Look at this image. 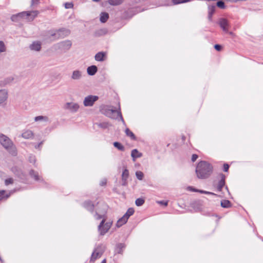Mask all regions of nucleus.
Masks as SVG:
<instances>
[{
    "label": "nucleus",
    "instance_id": "obj_1",
    "mask_svg": "<svg viewBox=\"0 0 263 263\" xmlns=\"http://www.w3.org/2000/svg\"><path fill=\"white\" fill-rule=\"evenodd\" d=\"M212 166L208 162L203 161H200L196 167V173L198 178L205 179L212 173Z\"/></svg>",
    "mask_w": 263,
    "mask_h": 263
},
{
    "label": "nucleus",
    "instance_id": "obj_2",
    "mask_svg": "<svg viewBox=\"0 0 263 263\" xmlns=\"http://www.w3.org/2000/svg\"><path fill=\"white\" fill-rule=\"evenodd\" d=\"M0 143L10 154L12 156L17 155L16 148L8 137L0 134Z\"/></svg>",
    "mask_w": 263,
    "mask_h": 263
},
{
    "label": "nucleus",
    "instance_id": "obj_3",
    "mask_svg": "<svg viewBox=\"0 0 263 263\" xmlns=\"http://www.w3.org/2000/svg\"><path fill=\"white\" fill-rule=\"evenodd\" d=\"M102 113L105 115L106 116L112 118V119H117L118 117H120L121 120L124 122L123 119L121 115V113L120 111H119L116 109H114L112 108H110L109 107H105L102 108L101 110Z\"/></svg>",
    "mask_w": 263,
    "mask_h": 263
},
{
    "label": "nucleus",
    "instance_id": "obj_4",
    "mask_svg": "<svg viewBox=\"0 0 263 263\" xmlns=\"http://www.w3.org/2000/svg\"><path fill=\"white\" fill-rule=\"evenodd\" d=\"M105 219H102L98 226V231L100 235H104L110 229L112 226V222L105 223Z\"/></svg>",
    "mask_w": 263,
    "mask_h": 263
},
{
    "label": "nucleus",
    "instance_id": "obj_5",
    "mask_svg": "<svg viewBox=\"0 0 263 263\" xmlns=\"http://www.w3.org/2000/svg\"><path fill=\"white\" fill-rule=\"evenodd\" d=\"M38 14V11L34 10L20 12V15H21V18L26 19L28 22H31L37 16Z\"/></svg>",
    "mask_w": 263,
    "mask_h": 263
},
{
    "label": "nucleus",
    "instance_id": "obj_6",
    "mask_svg": "<svg viewBox=\"0 0 263 263\" xmlns=\"http://www.w3.org/2000/svg\"><path fill=\"white\" fill-rule=\"evenodd\" d=\"M134 213V210L133 208H129L127 211L126 213L121 218H120L117 223L116 226L118 228L121 227L123 224H125L129 217L132 215Z\"/></svg>",
    "mask_w": 263,
    "mask_h": 263
},
{
    "label": "nucleus",
    "instance_id": "obj_7",
    "mask_svg": "<svg viewBox=\"0 0 263 263\" xmlns=\"http://www.w3.org/2000/svg\"><path fill=\"white\" fill-rule=\"evenodd\" d=\"M72 43L70 40H65L56 44L54 46L56 49L62 50H68L71 47Z\"/></svg>",
    "mask_w": 263,
    "mask_h": 263
},
{
    "label": "nucleus",
    "instance_id": "obj_8",
    "mask_svg": "<svg viewBox=\"0 0 263 263\" xmlns=\"http://www.w3.org/2000/svg\"><path fill=\"white\" fill-rule=\"evenodd\" d=\"M99 99L97 96L89 95L86 97L83 101L84 106L85 107L92 106L96 101Z\"/></svg>",
    "mask_w": 263,
    "mask_h": 263
},
{
    "label": "nucleus",
    "instance_id": "obj_9",
    "mask_svg": "<svg viewBox=\"0 0 263 263\" xmlns=\"http://www.w3.org/2000/svg\"><path fill=\"white\" fill-rule=\"evenodd\" d=\"M64 109L68 110L71 112H76L78 111L80 106L78 103L74 102H67L63 107Z\"/></svg>",
    "mask_w": 263,
    "mask_h": 263
},
{
    "label": "nucleus",
    "instance_id": "obj_10",
    "mask_svg": "<svg viewBox=\"0 0 263 263\" xmlns=\"http://www.w3.org/2000/svg\"><path fill=\"white\" fill-rule=\"evenodd\" d=\"M218 24L223 31L227 32L229 27V23L228 20L224 18H220L219 20Z\"/></svg>",
    "mask_w": 263,
    "mask_h": 263
},
{
    "label": "nucleus",
    "instance_id": "obj_11",
    "mask_svg": "<svg viewBox=\"0 0 263 263\" xmlns=\"http://www.w3.org/2000/svg\"><path fill=\"white\" fill-rule=\"evenodd\" d=\"M8 93L5 89L0 90V106L4 103L8 99Z\"/></svg>",
    "mask_w": 263,
    "mask_h": 263
},
{
    "label": "nucleus",
    "instance_id": "obj_12",
    "mask_svg": "<svg viewBox=\"0 0 263 263\" xmlns=\"http://www.w3.org/2000/svg\"><path fill=\"white\" fill-rule=\"evenodd\" d=\"M82 77V72L79 70H75L72 71L71 79L72 80H79Z\"/></svg>",
    "mask_w": 263,
    "mask_h": 263
},
{
    "label": "nucleus",
    "instance_id": "obj_13",
    "mask_svg": "<svg viewBox=\"0 0 263 263\" xmlns=\"http://www.w3.org/2000/svg\"><path fill=\"white\" fill-rule=\"evenodd\" d=\"M31 50L40 51L41 49V43L39 41L33 42L29 46Z\"/></svg>",
    "mask_w": 263,
    "mask_h": 263
},
{
    "label": "nucleus",
    "instance_id": "obj_14",
    "mask_svg": "<svg viewBox=\"0 0 263 263\" xmlns=\"http://www.w3.org/2000/svg\"><path fill=\"white\" fill-rule=\"evenodd\" d=\"M14 79V78L12 76L7 77L3 80L0 81V86L2 87L5 86L6 85L11 83L13 81Z\"/></svg>",
    "mask_w": 263,
    "mask_h": 263
},
{
    "label": "nucleus",
    "instance_id": "obj_15",
    "mask_svg": "<svg viewBox=\"0 0 263 263\" xmlns=\"http://www.w3.org/2000/svg\"><path fill=\"white\" fill-rule=\"evenodd\" d=\"M129 176V173L128 171L125 168L123 171L122 174V184L124 186L126 185L127 184V179Z\"/></svg>",
    "mask_w": 263,
    "mask_h": 263
},
{
    "label": "nucleus",
    "instance_id": "obj_16",
    "mask_svg": "<svg viewBox=\"0 0 263 263\" xmlns=\"http://www.w3.org/2000/svg\"><path fill=\"white\" fill-rule=\"evenodd\" d=\"M220 180L219 181L217 184V190L219 191H221L222 187L225 184V176L223 174L220 175Z\"/></svg>",
    "mask_w": 263,
    "mask_h": 263
},
{
    "label": "nucleus",
    "instance_id": "obj_17",
    "mask_svg": "<svg viewBox=\"0 0 263 263\" xmlns=\"http://www.w3.org/2000/svg\"><path fill=\"white\" fill-rule=\"evenodd\" d=\"M142 153L139 152L137 149L132 150L131 153V156L133 158V161H135L137 158H140L142 157Z\"/></svg>",
    "mask_w": 263,
    "mask_h": 263
},
{
    "label": "nucleus",
    "instance_id": "obj_18",
    "mask_svg": "<svg viewBox=\"0 0 263 263\" xmlns=\"http://www.w3.org/2000/svg\"><path fill=\"white\" fill-rule=\"evenodd\" d=\"M98 68L95 65L89 66L87 69V72L90 76H93L97 72Z\"/></svg>",
    "mask_w": 263,
    "mask_h": 263
},
{
    "label": "nucleus",
    "instance_id": "obj_19",
    "mask_svg": "<svg viewBox=\"0 0 263 263\" xmlns=\"http://www.w3.org/2000/svg\"><path fill=\"white\" fill-rule=\"evenodd\" d=\"M106 53L104 52H99L97 53L95 57V60L97 61H103L104 60V58L105 57Z\"/></svg>",
    "mask_w": 263,
    "mask_h": 263
},
{
    "label": "nucleus",
    "instance_id": "obj_20",
    "mask_svg": "<svg viewBox=\"0 0 263 263\" xmlns=\"http://www.w3.org/2000/svg\"><path fill=\"white\" fill-rule=\"evenodd\" d=\"M49 34L50 37H55L56 39H58L60 38V36H63L64 35H62L60 33H59V30H56L54 31H49Z\"/></svg>",
    "mask_w": 263,
    "mask_h": 263
},
{
    "label": "nucleus",
    "instance_id": "obj_21",
    "mask_svg": "<svg viewBox=\"0 0 263 263\" xmlns=\"http://www.w3.org/2000/svg\"><path fill=\"white\" fill-rule=\"evenodd\" d=\"M33 134L32 131L27 130L23 132L22 134L23 138L25 139H29L33 137Z\"/></svg>",
    "mask_w": 263,
    "mask_h": 263
},
{
    "label": "nucleus",
    "instance_id": "obj_22",
    "mask_svg": "<svg viewBox=\"0 0 263 263\" xmlns=\"http://www.w3.org/2000/svg\"><path fill=\"white\" fill-rule=\"evenodd\" d=\"M84 207L88 210L92 212L93 210L94 205L90 201H86L84 203Z\"/></svg>",
    "mask_w": 263,
    "mask_h": 263
},
{
    "label": "nucleus",
    "instance_id": "obj_23",
    "mask_svg": "<svg viewBox=\"0 0 263 263\" xmlns=\"http://www.w3.org/2000/svg\"><path fill=\"white\" fill-rule=\"evenodd\" d=\"M109 18V15L106 12H102L100 14V20L102 23H105Z\"/></svg>",
    "mask_w": 263,
    "mask_h": 263
},
{
    "label": "nucleus",
    "instance_id": "obj_24",
    "mask_svg": "<svg viewBox=\"0 0 263 263\" xmlns=\"http://www.w3.org/2000/svg\"><path fill=\"white\" fill-rule=\"evenodd\" d=\"M59 33H60L62 35H64L63 36H60V38H64L70 34V31L68 29H59Z\"/></svg>",
    "mask_w": 263,
    "mask_h": 263
},
{
    "label": "nucleus",
    "instance_id": "obj_25",
    "mask_svg": "<svg viewBox=\"0 0 263 263\" xmlns=\"http://www.w3.org/2000/svg\"><path fill=\"white\" fill-rule=\"evenodd\" d=\"M215 6H211L209 7V14H208V18L209 20H211L212 15L215 12Z\"/></svg>",
    "mask_w": 263,
    "mask_h": 263
},
{
    "label": "nucleus",
    "instance_id": "obj_26",
    "mask_svg": "<svg viewBox=\"0 0 263 263\" xmlns=\"http://www.w3.org/2000/svg\"><path fill=\"white\" fill-rule=\"evenodd\" d=\"M221 206L224 208H229L231 207V204L230 201L228 200H223L221 201Z\"/></svg>",
    "mask_w": 263,
    "mask_h": 263
},
{
    "label": "nucleus",
    "instance_id": "obj_27",
    "mask_svg": "<svg viewBox=\"0 0 263 263\" xmlns=\"http://www.w3.org/2000/svg\"><path fill=\"white\" fill-rule=\"evenodd\" d=\"M29 174L32 178H33L35 180L37 181L40 180L39 174L37 172H35L33 170H31L29 172Z\"/></svg>",
    "mask_w": 263,
    "mask_h": 263
},
{
    "label": "nucleus",
    "instance_id": "obj_28",
    "mask_svg": "<svg viewBox=\"0 0 263 263\" xmlns=\"http://www.w3.org/2000/svg\"><path fill=\"white\" fill-rule=\"evenodd\" d=\"M123 0H108L110 5L113 6L119 5L123 2Z\"/></svg>",
    "mask_w": 263,
    "mask_h": 263
},
{
    "label": "nucleus",
    "instance_id": "obj_29",
    "mask_svg": "<svg viewBox=\"0 0 263 263\" xmlns=\"http://www.w3.org/2000/svg\"><path fill=\"white\" fill-rule=\"evenodd\" d=\"M113 144L115 147H116L120 151H124L125 150L124 146L118 142H115Z\"/></svg>",
    "mask_w": 263,
    "mask_h": 263
},
{
    "label": "nucleus",
    "instance_id": "obj_30",
    "mask_svg": "<svg viewBox=\"0 0 263 263\" xmlns=\"http://www.w3.org/2000/svg\"><path fill=\"white\" fill-rule=\"evenodd\" d=\"M34 120L35 121H44L47 122L48 121V118L47 116H39L35 118Z\"/></svg>",
    "mask_w": 263,
    "mask_h": 263
},
{
    "label": "nucleus",
    "instance_id": "obj_31",
    "mask_svg": "<svg viewBox=\"0 0 263 263\" xmlns=\"http://www.w3.org/2000/svg\"><path fill=\"white\" fill-rule=\"evenodd\" d=\"M201 203L200 202H196L193 204V208L197 211L201 210Z\"/></svg>",
    "mask_w": 263,
    "mask_h": 263
},
{
    "label": "nucleus",
    "instance_id": "obj_32",
    "mask_svg": "<svg viewBox=\"0 0 263 263\" xmlns=\"http://www.w3.org/2000/svg\"><path fill=\"white\" fill-rule=\"evenodd\" d=\"M6 46L3 41H0V54L6 51Z\"/></svg>",
    "mask_w": 263,
    "mask_h": 263
},
{
    "label": "nucleus",
    "instance_id": "obj_33",
    "mask_svg": "<svg viewBox=\"0 0 263 263\" xmlns=\"http://www.w3.org/2000/svg\"><path fill=\"white\" fill-rule=\"evenodd\" d=\"M125 133L127 136L130 137L132 139H135L136 137L132 132H131L128 128H126L125 130Z\"/></svg>",
    "mask_w": 263,
    "mask_h": 263
},
{
    "label": "nucleus",
    "instance_id": "obj_34",
    "mask_svg": "<svg viewBox=\"0 0 263 263\" xmlns=\"http://www.w3.org/2000/svg\"><path fill=\"white\" fill-rule=\"evenodd\" d=\"M19 18H21V15H20V13H18L16 14L13 15L11 17V20L13 22H17L19 21Z\"/></svg>",
    "mask_w": 263,
    "mask_h": 263
},
{
    "label": "nucleus",
    "instance_id": "obj_35",
    "mask_svg": "<svg viewBox=\"0 0 263 263\" xmlns=\"http://www.w3.org/2000/svg\"><path fill=\"white\" fill-rule=\"evenodd\" d=\"M190 0H172L174 5H178L181 3H184L190 2Z\"/></svg>",
    "mask_w": 263,
    "mask_h": 263
},
{
    "label": "nucleus",
    "instance_id": "obj_36",
    "mask_svg": "<svg viewBox=\"0 0 263 263\" xmlns=\"http://www.w3.org/2000/svg\"><path fill=\"white\" fill-rule=\"evenodd\" d=\"M98 127L102 128H106L108 127L109 124L107 122H102L100 123H97Z\"/></svg>",
    "mask_w": 263,
    "mask_h": 263
},
{
    "label": "nucleus",
    "instance_id": "obj_37",
    "mask_svg": "<svg viewBox=\"0 0 263 263\" xmlns=\"http://www.w3.org/2000/svg\"><path fill=\"white\" fill-rule=\"evenodd\" d=\"M101 255V253L95 251L93 252L92 255V259L93 260L96 259L97 258L100 257Z\"/></svg>",
    "mask_w": 263,
    "mask_h": 263
},
{
    "label": "nucleus",
    "instance_id": "obj_38",
    "mask_svg": "<svg viewBox=\"0 0 263 263\" xmlns=\"http://www.w3.org/2000/svg\"><path fill=\"white\" fill-rule=\"evenodd\" d=\"M144 203V200L142 198H138L136 200L135 203L137 206H141Z\"/></svg>",
    "mask_w": 263,
    "mask_h": 263
},
{
    "label": "nucleus",
    "instance_id": "obj_39",
    "mask_svg": "<svg viewBox=\"0 0 263 263\" xmlns=\"http://www.w3.org/2000/svg\"><path fill=\"white\" fill-rule=\"evenodd\" d=\"M136 176L139 180H142L143 178V173L141 171H137L136 173Z\"/></svg>",
    "mask_w": 263,
    "mask_h": 263
},
{
    "label": "nucleus",
    "instance_id": "obj_40",
    "mask_svg": "<svg viewBox=\"0 0 263 263\" xmlns=\"http://www.w3.org/2000/svg\"><path fill=\"white\" fill-rule=\"evenodd\" d=\"M189 189H190L191 190H192L193 191L199 192L200 193H204V194H214L213 193H211V192L203 191H201V190L198 191L197 190L193 189L192 187H190V186L189 187Z\"/></svg>",
    "mask_w": 263,
    "mask_h": 263
},
{
    "label": "nucleus",
    "instance_id": "obj_41",
    "mask_svg": "<svg viewBox=\"0 0 263 263\" xmlns=\"http://www.w3.org/2000/svg\"><path fill=\"white\" fill-rule=\"evenodd\" d=\"M216 5L219 8L221 9H224L225 8V5L223 1H220L217 2Z\"/></svg>",
    "mask_w": 263,
    "mask_h": 263
},
{
    "label": "nucleus",
    "instance_id": "obj_42",
    "mask_svg": "<svg viewBox=\"0 0 263 263\" xmlns=\"http://www.w3.org/2000/svg\"><path fill=\"white\" fill-rule=\"evenodd\" d=\"M13 183V179L11 178L7 179L5 180V184L6 185H8L9 184H12Z\"/></svg>",
    "mask_w": 263,
    "mask_h": 263
},
{
    "label": "nucleus",
    "instance_id": "obj_43",
    "mask_svg": "<svg viewBox=\"0 0 263 263\" xmlns=\"http://www.w3.org/2000/svg\"><path fill=\"white\" fill-rule=\"evenodd\" d=\"M40 3V0H31V6H37Z\"/></svg>",
    "mask_w": 263,
    "mask_h": 263
},
{
    "label": "nucleus",
    "instance_id": "obj_44",
    "mask_svg": "<svg viewBox=\"0 0 263 263\" xmlns=\"http://www.w3.org/2000/svg\"><path fill=\"white\" fill-rule=\"evenodd\" d=\"M73 4L71 3H66L65 4V7L66 9H69L73 7Z\"/></svg>",
    "mask_w": 263,
    "mask_h": 263
},
{
    "label": "nucleus",
    "instance_id": "obj_45",
    "mask_svg": "<svg viewBox=\"0 0 263 263\" xmlns=\"http://www.w3.org/2000/svg\"><path fill=\"white\" fill-rule=\"evenodd\" d=\"M96 218L97 219H101V218H103V219H105L104 218V214H100L99 213H98L97 212L96 213Z\"/></svg>",
    "mask_w": 263,
    "mask_h": 263
},
{
    "label": "nucleus",
    "instance_id": "obj_46",
    "mask_svg": "<svg viewBox=\"0 0 263 263\" xmlns=\"http://www.w3.org/2000/svg\"><path fill=\"white\" fill-rule=\"evenodd\" d=\"M214 48L215 49L217 50V51H220L221 50V48H222V47L221 45H218V44H216L214 46Z\"/></svg>",
    "mask_w": 263,
    "mask_h": 263
},
{
    "label": "nucleus",
    "instance_id": "obj_47",
    "mask_svg": "<svg viewBox=\"0 0 263 263\" xmlns=\"http://www.w3.org/2000/svg\"><path fill=\"white\" fill-rule=\"evenodd\" d=\"M198 158V155L196 154H193L192 156V161L195 162Z\"/></svg>",
    "mask_w": 263,
    "mask_h": 263
},
{
    "label": "nucleus",
    "instance_id": "obj_48",
    "mask_svg": "<svg viewBox=\"0 0 263 263\" xmlns=\"http://www.w3.org/2000/svg\"><path fill=\"white\" fill-rule=\"evenodd\" d=\"M229 168V165L228 164H224L223 165V171L224 172H228Z\"/></svg>",
    "mask_w": 263,
    "mask_h": 263
},
{
    "label": "nucleus",
    "instance_id": "obj_49",
    "mask_svg": "<svg viewBox=\"0 0 263 263\" xmlns=\"http://www.w3.org/2000/svg\"><path fill=\"white\" fill-rule=\"evenodd\" d=\"M158 203L166 206L168 204V201H160L158 202Z\"/></svg>",
    "mask_w": 263,
    "mask_h": 263
},
{
    "label": "nucleus",
    "instance_id": "obj_50",
    "mask_svg": "<svg viewBox=\"0 0 263 263\" xmlns=\"http://www.w3.org/2000/svg\"><path fill=\"white\" fill-rule=\"evenodd\" d=\"M29 161L31 163H34L35 162V158L34 156H30L29 158Z\"/></svg>",
    "mask_w": 263,
    "mask_h": 263
},
{
    "label": "nucleus",
    "instance_id": "obj_51",
    "mask_svg": "<svg viewBox=\"0 0 263 263\" xmlns=\"http://www.w3.org/2000/svg\"><path fill=\"white\" fill-rule=\"evenodd\" d=\"M5 191L4 190L0 191V198L1 199L4 196Z\"/></svg>",
    "mask_w": 263,
    "mask_h": 263
},
{
    "label": "nucleus",
    "instance_id": "obj_52",
    "mask_svg": "<svg viewBox=\"0 0 263 263\" xmlns=\"http://www.w3.org/2000/svg\"><path fill=\"white\" fill-rule=\"evenodd\" d=\"M43 144V142H41L40 143H39L37 145H35V148H39L40 146Z\"/></svg>",
    "mask_w": 263,
    "mask_h": 263
},
{
    "label": "nucleus",
    "instance_id": "obj_53",
    "mask_svg": "<svg viewBox=\"0 0 263 263\" xmlns=\"http://www.w3.org/2000/svg\"><path fill=\"white\" fill-rule=\"evenodd\" d=\"M106 180H104L101 182L100 185L102 186V185L106 184Z\"/></svg>",
    "mask_w": 263,
    "mask_h": 263
},
{
    "label": "nucleus",
    "instance_id": "obj_54",
    "mask_svg": "<svg viewBox=\"0 0 263 263\" xmlns=\"http://www.w3.org/2000/svg\"><path fill=\"white\" fill-rule=\"evenodd\" d=\"M182 140H183V141H184V140H185V136H182Z\"/></svg>",
    "mask_w": 263,
    "mask_h": 263
},
{
    "label": "nucleus",
    "instance_id": "obj_55",
    "mask_svg": "<svg viewBox=\"0 0 263 263\" xmlns=\"http://www.w3.org/2000/svg\"><path fill=\"white\" fill-rule=\"evenodd\" d=\"M101 263H106V259H104Z\"/></svg>",
    "mask_w": 263,
    "mask_h": 263
},
{
    "label": "nucleus",
    "instance_id": "obj_56",
    "mask_svg": "<svg viewBox=\"0 0 263 263\" xmlns=\"http://www.w3.org/2000/svg\"><path fill=\"white\" fill-rule=\"evenodd\" d=\"M94 2H99L100 0H92Z\"/></svg>",
    "mask_w": 263,
    "mask_h": 263
},
{
    "label": "nucleus",
    "instance_id": "obj_57",
    "mask_svg": "<svg viewBox=\"0 0 263 263\" xmlns=\"http://www.w3.org/2000/svg\"><path fill=\"white\" fill-rule=\"evenodd\" d=\"M229 34H231V35H232L233 33V32H229Z\"/></svg>",
    "mask_w": 263,
    "mask_h": 263
},
{
    "label": "nucleus",
    "instance_id": "obj_58",
    "mask_svg": "<svg viewBox=\"0 0 263 263\" xmlns=\"http://www.w3.org/2000/svg\"><path fill=\"white\" fill-rule=\"evenodd\" d=\"M104 213H105V212H104V213H103L102 214H104Z\"/></svg>",
    "mask_w": 263,
    "mask_h": 263
}]
</instances>
